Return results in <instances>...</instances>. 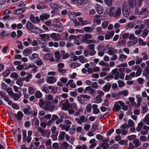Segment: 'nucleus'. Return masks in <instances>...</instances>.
<instances>
[{"instance_id":"obj_1","label":"nucleus","mask_w":149,"mask_h":149,"mask_svg":"<svg viewBox=\"0 0 149 149\" xmlns=\"http://www.w3.org/2000/svg\"><path fill=\"white\" fill-rule=\"evenodd\" d=\"M77 60H79L81 63H84L87 62V59L85 58L83 55L79 56H74L73 57L72 60L73 61H76Z\"/></svg>"},{"instance_id":"obj_2","label":"nucleus","mask_w":149,"mask_h":149,"mask_svg":"<svg viewBox=\"0 0 149 149\" xmlns=\"http://www.w3.org/2000/svg\"><path fill=\"white\" fill-rule=\"evenodd\" d=\"M122 13L123 16L127 17H128L130 14V10L129 6L125 4L123 5L122 7Z\"/></svg>"},{"instance_id":"obj_3","label":"nucleus","mask_w":149,"mask_h":149,"mask_svg":"<svg viewBox=\"0 0 149 149\" xmlns=\"http://www.w3.org/2000/svg\"><path fill=\"white\" fill-rule=\"evenodd\" d=\"M128 127L129 126L127 123H125L120 126V128L121 129L122 135L125 136L128 133Z\"/></svg>"},{"instance_id":"obj_4","label":"nucleus","mask_w":149,"mask_h":149,"mask_svg":"<svg viewBox=\"0 0 149 149\" xmlns=\"http://www.w3.org/2000/svg\"><path fill=\"white\" fill-rule=\"evenodd\" d=\"M122 101L119 100L116 102L114 103V107L113 108V111H118L121 109V103Z\"/></svg>"},{"instance_id":"obj_5","label":"nucleus","mask_w":149,"mask_h":149,"mask_svg":"<svg viewBox=\"0 0 149 149\" xmlns=\"http://www.w3.org/2000/svg\"><path fill=\"white\" fill-rule=\"evenodd\" d=\"M132 69L134 71H136L135 73L136 77L139 76L141 75L142 72V70L139 65H136L133 66L132 67Z\"/></svg>"},{"instance_id":"obj_6","label":"nucleus","mask_w":149,"mask_h":149,"mask_svg":"<svg viewBox=\"0 0 149 149\" xmlns=\"http://www.w3.org/2000/svg\"><path fill=\"white\" fill-rule=\"evenodd\" d=\"M95 46V45L94 44H90L87 46V47L89 48L90 50L89 52L91 56L94 55L96 53V52L94 50Z\"/></svg>"},{"instance_id":"obj_7","label":"nucleus","mask_w":149,"mask_h":149,"mask_svg":"<svg viewBox=\"0 0 149 149\" xmlns=\"http://www.w3.org/2000/svg\"><path fill=\"white\" fill-rule=\"evenodd\" d=\"M68 148L69 149H72V147L65 141L63 142L61 145V149H67Z\"/></svg>"},{"instance_id":"obj_8","label":"nucleus","mask_w":149,"mask_h":149,"mask_svg":"<svg viewBox=\"0 0 149 149\" xmlns=\"http://www.w3.org/2000/svg\"><path fill=\"white\" fill-rule=\"evenodd\" d=\"M75 120L79 125H81L82 123L85 122V117L84 116L82 115L79 118H75Z\"/></svg>"},{"instance_id":"obj_9","label":"nucleus","mask_w":149,"mask_h":149,"mask_svg":"<svg viewBox=\"0 0 149 149\" xmlns=\"http://www.w3.org/2000/svg\"><path fill=\"white\" fill-rule=\"evenodd\" d=\"M111 84L109 83H107L102 88L103 91L105 92H108L111 89Z\"/></svg>"},{"instance_id":"obj_10","label":"nucleus","mask_w":149,"mask_h":149,"mask_svg":"<svg viewBox=\"0 0 149 149\" xmlns=\"http://www.w3.org/2000/svg\"><path fill=\"white\" fill-rule=\"evenodd\" d=\"M31 21L34 23H36L40 21V19L38 17H35L33 14H31L30 17Z\"/></svg>"},{"instance_id":"obj_11","label":"nucleus","mask_w":149,"mask_h":149,"mask_svg":"<svg viewBox=\"0 0 149 149\" xmlns=\"http://www.w3.org/2000/svg\"><path fill=\"white\" fill-rule=\"evenodd\" d=\"M95 9L97 12L99 14H102L104 11L103 9L102 6L96 4L95 6Z\"/></svg>"},{"instance_id":"obj_12","label":"nucleus","mask_w":149,"mask_h":149,"mask_svg":"<svg viewBox=\"0 0 149 149\" xmlns=\"http://www.w3.org/2000/svg\"><path fill=\"white\" fill-rule=\"evenodd\" d=\"M92 35L89 34H86L82 37L81 40L83 42H85L89 39L92 38Z\"/></svg>"},{"instance_id":"obj_13","label":"nucleus","mask_w":149,"mask_h":149,"mask_svg":"<svg viewBox=\"0 0 149 149\" xmlns=\"http://www.w3.org/2000/svg\"><path fill=\"white\" fill-rule=\"evenodd\" d=\"M89 143L91 144L89 147L90 148H93L97 146V142L95 139H93L90 140Z\"/></svg>"},{"instance_id":"obj_14","label":"nucleus","mask_w":149,"mask_h":149,"mask_svg":"<svg viewBox=\"0 0 149 149\" xmlns=\"http://www.w3.org/2000/svg\"><path fill=\"white\" fill-rule=\"evenodd\" d=\"M50 15L47 13H42L40 16V19L41 20H47L50 17Z\"/></svg>"},{"instance_id":"obj_15","label":"nucleus","mask_w":149,"mask_h":149,"mask_svg":"<svg viewBox=\"0 0 149 149\" xmlns=\"http://www.w3.org/2000/svg\"><path fill=\"white\" fill-rule=\"evenodd\" d=\"M143 75L147 79H149V67H146L143 72Z\"/></svg>"},{"instance_id":"obj_16","label":"nucleus","mask_w":149,"mask_h":149,"mask_svg":"<svg viewBox=\"0 0 149 149\" xmlns=\"http://www.w3.org/2000/svg\"><path fill=\"white\" fill-rule=\"evenodd\" d=\"M135 73L134 72H132L129 75H126L125 77L126 80H130L132 79V78L135 77Z\"/></svg>"},{"instance_id":"obj_17","label":"nucleus","mask_w":149,"mask_h":149,"mask_svg":"<svg viewBox=\"0 0 149 149\" xmlns=\"http://www.w3.org/2000/svg\"><path fill=\"white\" fill-rule=\"evenodd\" d=\"M23 116V113L21 111H18L17 114H15V116L18 120H22Z\"/></svg>"},{"instance_id":"obj_18","label":"nucleus","mask_w":149,"mask_h":149,"mask_svg":"<svg viewBox=\"0 0 149 149\" xmlns=\"http://www.w3.org/2000/svg\"><path fill=\"white\" fill-rule=\"evenodd\" d=\"M65 137L66 141H68L72 144L73 143L74 141L75 140L74 137H70L67 134H66Z\"/></svg>"},{"instance_id":"obj_19","label":"nucleus","mask_w":149,"mask_h":149,"mask_svg":"<svg viewBox=\"0 0 149 149\" xmlns=\"http://www.w3.org/2000/svg\"><path fill=\"white\" fill-rule=\"evenodd\" d=\"M47 81L48 83L50 84L53 83L56 81V79L54 77L51 76L47 79Z\"/></svg>"},{"instance_id":"obj_20","label":"nucleus","mask_w":149,"mask_h":149,"mask_svg":"<svg viewBox=\"0 0 149 149\" xmlns=\"http://www.w3.org/2000/svg\"><path fill=\"white\" fill-rule=\"evenodd\" d=\"M21 95V93L17 94V93H13L12 96L13 99L15 101H17L20 98Z\"/></svg>"},{"instance_id":"obj_21","label":"nucleus","mask_w":149,"mask_h":149,"mask_svg":"<svg viewBox=\"0 0 149 149\" xmlns=\"http://www.w3.org/2000/svg\"><path fill=\"white\" fill-rule=\"evenodd\" d=\"M136 98V100L137 104L139 106H140L141 103L142 102V98L140 95H137L135 96Z\"/></svg>"},{"instance_id":"obj_22","label":"nucleus","mask_w":149,"mask_h":149,"mask_svg":"<svg viewBox=\"0 0 149 149\" xmlns=\"http://www.w3.org/2000/svg\"><path fill=\"white\" fill-rule=\"evenodd\" d=\"M105 141H106L107 143L104 142L101 143L100 144V146L103 149H106L108 148L109 147V145L107 144L108 141L106 140Z\"/></svg>"},{"instance_id":"obj_23","label":"nucleus","mask_w":149,"mask_h":149,"mask_svg":"<svg viewBox=\"0 0 149 149\" xmlns=\"http://www.w3.org/2000/svg\"><path fill=\"white\" fill-rule=\"evenodd\" d=\"M39 36L41 38V39L44 40H47L49 38V35L46 34H42L39 35Z\"/></svg>"},{"instance_id":"obj_24","label":"nucleus","mask_w":149,"mask_h":149,"mask_svg":"<svg viewBox=\"0 0 149 149\" xmlns=\"http://www.w3.org/2000/svg\"><path fill=\"white\" fill-rule=\"evenodd\" d=\"M65 135L66 133L65 132H60L58 137V139L61 141L64 140Z\"/></svg>"},{"instance_id":"obj_25","label":"nucleus","mask_w":149,"mask_h":149,"mask_svg":"<svg viewBox=\"0 0 149 149\" xmlns=\"http://www.w3.org/2000/svg\"><path fill=\"white\" fill-rule=\"evenodd\" d=\"M81 65V64L78 63L77 61L72 62L71 63L70 66L72 67L73 68H75L78 67Z\"/></svg>"},{"instance_id":"obj_26","label":"nucleus","mask_w":149,"mask_h":149,"mask_svg":"<svg viewBox=\"0 0 149 149\" xmlns=\"http://www.w3.org/2000/svg\"><path fill=\"white\" fill-rule=\"evenodd\" d=\"M148 10V9L147 7H143L140 10V11L138 10L136 13L138 15H141L143 14L144 13L147 12Z\"/></svg>"},{"instance_id":"obj_27","label":"nucleus","mask_w":149,"mask_h":149,"mask_svg":"<svg viewBox=\"0 0 149 149\" xmlns=\"http://www.w3.org/2000/svg\"><path fill=\"white\" fill-rule=\"evenodd\" d=\"M23 111L25 114H27L28 115L31 114L32 113V111L31 110V108L30 107L24 109Z\"/></svg>"},{"instance_id":"obj_28","label":"nucleus","mask_w":149,"mask_h":149,"mask_svg":"<svg viewBox=\"0 0 149 149\" xmlns=\"http://www.w3.org/2000/svg\"><path fill=\"white\" fill-rule=\"evenodd\" d=\"M25 10L24 8H19L14 11V13L17 15H19L22 13Z\"/></svg>"},{"instance_id":"obj_29","label":"nucleus","mask_w":149,"mask_h":149,"mask_svg":"<svg viewBox=\"0 0 149 149\" xmlns=\"http://www.w3.org/2000/svg\"><path fill=\"white\" fill-rule=\"evenodd\" d=\"M70 106L69 103H68L63 104L62 105V109L63 110L67 111L69 110V109L70 107Z\"/></svg>"},{"instance_id":"obj_30","label":"nucleus","mask_w":149,"mask_h":149,"mask_svg":"<svg viewBox=\"0 0 149 149\" xmlns=\"http://www.w3.org/2000/svg\"><path fill=\"white\" fill-rule=\"evenodd\" d=\"M54 54L55 58H56L55 61L58 62V61L60 59L61 57L60 53L58 51H56L54 53Z\"/></svg>"},{"instance_id":"obj_31","label":"nucleus","mask_w":149,"mask_h":149,"mask_svg":"<svg viewBox=\"0 0 149 149\" xmlns=\"http://www.w3.org/2000/svg\"><path fill=\"white\" fill-rule=\"evenodd\" d=\"M94 102L96 103H99L102 101V97L99 95H97L95 98Z\"/></svg>"},{"instance_id":"obj_32","label":"nucleus","mask_w":149,"mask_h":149,"mask_svg":"<svg viewBox=\"0 0 149 149\" xmlns=\"http://www.w3.org/2000/svg\"><path fill=\"white\" fill-rule=\"evenodd\" d=\"M129 39L130 40H132V41H135V42H137L138 38L135 36L134 34L132 33L129 34Z\"/></svg>"},{"instance_id":"obj_33","label":"nucleus","mask_w":149,"mask_h":149,"mask_svg":"<svg viewBox=\"0 0 149 149\" xmlns=\"http://www.w3.org/2000/svg\"><path fill=\"white\" fill-rule=\"evenodd\" d=\"M127 56L123 54H121L119 56L118 60L123 62L127 58Z\"/></svg>"},{"instance_id":"obj_34","label":"nucleus","mask_w":149,"mask_h":149,"mask_svg":"<svg viewBox=\"0 0 149 149\" xmlns=\"http://www.w3.org/2000/svg\"><path fill=\"white\" fill-rule=\"evenodd\" d=\"M118 52L117 49H115L113 50V48H111V49L109 50L107 53L109 55H113L114 54H116Z\"/></svg>"},{"instance_id":"obj_35","label":"nucleus","mask_w":149,"mask_h":149,"mask_svg":"<svg viewBox=\"0 0 149 149\" xmlns=\"http://www.w3.org/2000/svg\"><path fill=\"white\" fill-rule=\"evenodd\" d=\"M143 125V123L142 122H141L138 124L137 126L136 127V130L137 132H139L140 131Z\"/></svg>"},{"instance_id":"obj_36","label":"nucleus","mask_w":149,"mask_h":149,"mask_svg":"<svg viewBox=\"0 0 149 149\" xmlns=\"http://www.w3.org/2000/svg\"><path fill=\"white\" fill-rule=\"evenodd\" d=\"M27 74L28 75L24 79V81L27 82H29L30 79L32 78V75L31 74H30L28 73H27Z\"/></svg>"},{"instance_id":"obj_37","label":"nucleus","mask_w":149,"mask_h":149,"mask_svg":"<svg viewBox=\"0 0 149 149\" xmlns=\"http://www.w3.org/2000/svg\"><path fill=\"white\" fill-rule=\"evenodd\" d=\"M51 103L49 102H47L46 103L45 105H44L43 108L46 110H49L50 106Z\"/></svg>"},{"instance_id":"obj_38","label":"nucleus","mask_w":149,"mask_h":149,"mask_svg":"<svg viewBox=\"0 0 149 149\" xmlns=\"http://www.w3.org/2000/svg\"><path fill=\"white\" fill-rule=\"evenodd\" d=\"M70 127V126H68L65 123L63 124V127L61 128L62 130H65L66 132H68L69 131Z\"/></svg>"},{"instance_id":"obj_39","label":"nucleus","mask_w":149,"mask_h":149,"mask_svg":"<svg viewBox=\"0 0 149 149\" xmlns=\"http://www.w3.org/2000/svg\"><path fill=\"white\" fill-rule=\"evenodd\" d=\"M6 91L8 93V95L10 97H12V95L14 93L12 88L9 87L6 89Z\"/></svg>"},{"instance_id":"obj_40","label":"nucleus","mask_w":149,"mask_h":149,"mask_svg":"<svg viewBox=\"0 0 149 149\" xmlns=\"http://www.w3.org/2000/svg\"><path fill=\"white\" fill-rule=\"evenodd\" d=\"M32 52V50L31 49L27 48L24 50L23 53L24 54L26 55L30 54Z\"/></svg>"},{"instance_id":"obj_41","label":"nucleus","mask_w":149,"mask_h":149,"mask_svg":"<svg viewBox=\"0 0 149 149\" xmlns=\"http://www.w3.org/2000/svg\"><path fill=\"white\" fill-rule=\"evenodd\" d=\"M121 14V9L120 8H118L117 9L115 14L114 15V17H118Z\"/></svg>"},{"instance_id":"obj_42","label":"nucleus","mask_w":149,"mask_h":149,"mask_svg":"<svg viewBox=\"0 0 149 149\" xmlns=\"http://www.w3.org/2000/svg\"><path fill=\"white\" fill-rule=\"evenodd\" d=\"M30 31L32 32L36 33H39L41 32L39 28L35 27L34 28H33Z\"/></svg>"},{"instance_id":"obj_43","label":"nucleus","mask_w":149,"mask_h":149,"mask_svg":"<svg viewBox=\"0 0 149 149\" xmlns=\"http://www.w3.org/2000/svg\"><path fill=\"white\" fill-rule=\"evenodd\" d=\"M34 95L37 98H39L42 97V95L40 91H38L36 92Z\"/></svg>"},{"instance_id":"obj_44","label":"nucleus","mask_w":149,"mask_h":149,"mask_svg":"<svg viewBox=\"0 0 149 149\" xmlns=\"http://www.w3.org/2000/svg\"><path fill=\"white\" fill-rule=\"evenodd\" d=\"M148 29L146 28L143 30L141 35L143 38H145L148 35Z\"/></svg>"},{"instance_id":"obj_45","label":"nucleus","mask_w":149,"mask_h":149,"mask_svg":"<svg viewBox=\"0 0 149 149\" xmlns=\"http://www.w3.org/2000/svg\"><path fill=\"white\" fill-rule=\"evenodd\" d=\"M26 26L28 29L30 31L33 28V25L30 22H27L26 24Z\"/></svg>"},{"instance_id":"obj_46","label":"nucleus","mask_w":149,"mask_h":149,"mask_svg":"<svg viewBox=\"0 0 149 149\" xmlns=\"http://www.w3.org/2000/svg\"><path fill=\"white\" fill-rule=\"evenodd\" d=\"M115 10L113 8H111L109 9V14L110 17H111L114 15Z\"/></svg>"},{"instance_id":"obj_47","label":"nucleus","mask_w":149,"mask_h":149,"mask_svg":"<svg viewBox=\"0 0 149 149\" xmlns=\"http://www.w3.org/2000/svg\"><path fill=\"white\" fill-rule=\"evenodd\" d=\"M149 114L146 115L143 120V122L144 123H146V124L149 125Z\"/></svg>"},{"instance_id":"obj_48","label":"nucleus","mask_w":149,"mask_h":149,"mask_svg":"<svg viewBox=\"0 0 149 149\" xmlns=\"http://www.w3.org/2000/svg\"><path fill=\"white\" fill-rule=\"evenodd\" d=\"M136 60V64L138 65L141 63L143 60L142 58H140L138 56H137L135 59Z\"/></svg>"},{"instance_id":"obj_49","label":"nucleus","mask_w":149,"mask_h":149,"mask_svg":"<svg viewBox=\"0 0 149 149\" xmlns=\"http://www.w3.org/2000/svg\"><path fill=\"white\" fill-rule=\"evenodd\" d=\"M38 41L41 45H47V42L45 40H43L40 38L38 39Z\"/></svg>"},{"instance_id":"obj_50","label":"nucleus","mask_w":149,"mask_h":149,"mask_svg":"<svg viewBox=\"0 0 149 149\" xmlns=\"http://www.w3.org/2000/svg\"><path fill=\"white\" fill-rule=\"evenodd\" d=\"M119 93H121V95H122L124 96H127L129 94V91L127 90H125L123 91H121L119 92Z\"/></svg>"},{"instance_id":"obj_51","label":"nucleus","mask_w":149,"mask_h":149,"mask_svg":"<svg viewBox=\"0 0 149 149\" xmlns=\"http://www.w3.org/2000/svg\"><path fill=\"white\" fill-rule=\"evenodd\" d=\"M148 110V108L147 105L146 104L145 106L142 107L141 113L144 114Z\"/></svg>"},{"instance_id":"obj_52","label":"nucleus","mask_w":149,"mask_h":149,"mask_svg":"<svg viewBox=\"0 0 149 149\" xmlns=\"http://www.w3.org/2000/svg\"><path fill=\"white\" fill-rule=\"evenodd\" d=\"M141 55L143 56L142 59L144 61H146L148 59V57L146 52H143L141 53Z\"/></svg>"},{"instance_id":"obj_53","label":"nucleus","mask_w":149,"mask_h":149,"mask_svg":"<svg viewBox=\"0 0 149 149\" xmlns=\"http://www.w3.org/2000/svg\"><path fill=\"white\" fill-rule=\"evenodd\" d=\"M49 5L52 9L56 10H57L59 7L58 6L54 3H51Z\"/></svg>"},{"instance_id":"obj_54","label":"nucleus","mask_w":149,"mask_h":149,"mask_svg":"<svg viewBox=\"0 0 149 149\" xmlns=\"http://www.w3.org/2000/svg\"><path fill=\"white\" fill-rule=\"evenodd\" d=\"M69 15L70 18H73L76 17L75 13L72 11H69Z\"/></svg>"},{"instance_id":"obj_55","label":"nucleus","mask_w":149,"mask_h":149,"mask_svg":"<svg viewBox=\"0 0 149 149\" xmlns=\"http://www.w3.org/2000/svg\"><path fill=\"white\" fill-rule=\"evenodd\" d=\"M133 143L136 147H138L140 145L139 140L137 139H135L133 141Z\"/></svg>"},{"instance_id":"obj_56","label":"nucleus","mask_w":149,"mask_h":149,"mask_svg":"<svg viewBox=\"0 0 149 149\" xmlns=\"http://www.w3.org/2000/svg\"><path fill=\"white\" fill-rule=\"evenodd\" d=\"M83 29L85 31L87 32H91L93 30V29L90 26L84 27Z\"/></svg>"},{"instance_id":"obj_57","label":"nucleus","mask_w":149,"mask_h":149,"mask_svg":"<svg viewBox=\"0 0 149 149\" xmlns=\"http://www.w3.org/2000/svg\"><path fill=\"white\" fill-rule=\"evenodd\" d=\"M128 125L129 127H134L135 125L134 121L131 119H129L128 121Z\"/></svg>"},{"instance_id":"obj_58","label":"nucleus","mask_w":149,"mask_h":149,"mask_svg":"<svg viewBox=\"0 0 149 149\" xmlns=\"http://www.w3.org/2000/svg\"><path fill=\"white\" fill-rule=\"evenodd\" d=\"M45 103V102L43 100V99H40L39 100L38 104L40 107L43 108L44 105Z\"/></svg>"},{"instance_id":"obj_59","label":"nucleus","mask_w":149,"mask_h":149,"mask_svg":"<svg viewBox=\"0 0 149 149\" xmlns=\"http://www.w3.org/2000/svg\"><path fill=\"white\" fill-rule=\"evenodd\" d=\"M38 131L40 133L42 134V136H44L45 135V130L43 129L41 127H39L38 128Z\"/></svg>"},{"instance_id":"obj_60","label":"nucleus","mask_w":149,"mask_h":149,"mask_svg":"<svg viewBox=\"0 0 149 149\" xmlns=\"http://www.w3.org/2000/svg\"><path fill=\"white\" fill-rule=\"evenodd\" d=\"M23 140L24 142H25V139L27 137L26 134V130H23L22 131Z\"/></svg>"},{"instance_id":"obj_61","label":"nucleus","mask_w":149,"mask_h":149,"mask_svg":"<svg viewBox=\"0 0 149 149\" xmlns=\"http://www.w3.org/2000/svg\"><path fill=\"white\" fill-rule=\"evenodd\" d=\"M129 100L131 102V104L132 106H133L134 104H135L136 102H134L135 98L134 97H129L128 98Z\"/></svg>"},{"instance_id":"obj_62","label":"nucleus","mask_w":149,"mask_h":149,"mask_svg":"<svg viewBox=\"0 0 149 149\" xmlns=\"http://www.w3.org/2000/svg\"><path fill=\"white\" fill-rule=\"evenodd\" d=\"M117 44L120 45L121 46H125L126 44V41L125 40H122L118 42Z\"/></svg>"},{"instance_id":"obj_63","label":"nucleus","mask_w":149,"mask_h":149,"mask_svg":"<svg viewBox=\"0 0 149 149\" xmlns=\"http://www.w3.org/2000/svg\"><path fill=\"white\" fill-rule=\"evenodd\" d=\"M137 42L134 41H130L127 42V47H130L132 46H133L137 43Z\"/></svg>"},{"instance_id":"obj_64","label":"nucleus","mask_w":149,"mask_h":149,"mask_svg":"<svg viewBox=\"0 0 149 149\" xmlns=\"http://www.w3.org/2000/svg\"><path fill=\"white\" fill-rule=\"evenodd\" d=\"M92 106L91 104H88L86 107V110L88 112L90 113L91 111Z\"/></svg>"}]
</instances>
